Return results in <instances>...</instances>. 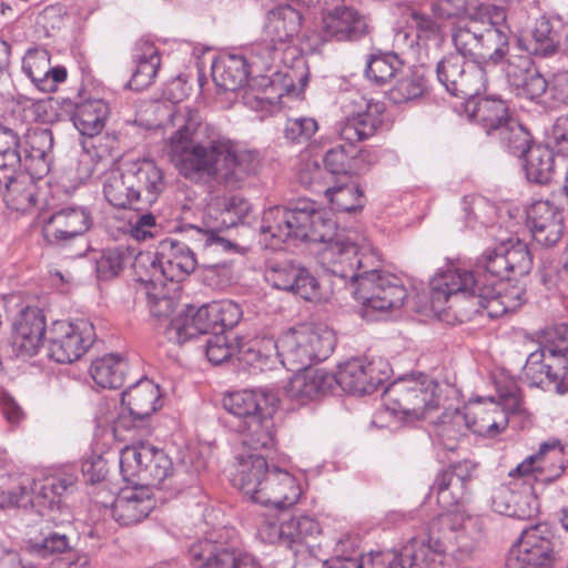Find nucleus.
Masks as SVG:
<instances>
[{
  "instance_id": "b1692460",
  "label": "nucleus",
  "mask_w": 568,
  "mask_h": 568,
  "mask_svg": "<svg viewBox=\"0 0 568 568\" xmlns=\"http://www.w3.org/2000/svg\"><path fill=\"white\" fill-rule=\"evenodd\" d=\"M384 373L377 369L374 362L353 358L337 367L333 374L335 386L357 395L372 394L384 379Z\"/></svg>"
},
{
  "instance_id": "aec40b11",
  "label": "nucleus",
  "mask_w": 568,
  "mask_h": 568,
  "mask_svg": "<svg viewBox=\"0 0 568 568\" xmlns=\"http://www.w3.org/2000/svg\"><path fill=\"white\" fill-rule=\"evenodd\" d=\"M217 324L212 314V304L201 307L187 306L184 312L179 313L170 320L165 326L164 335L171 343L183 345L184 343L209 334L211 331L217 332Z\"/></svg>"
},
{
  "instance_id": "0e129e2a",
  "label": "nucleus",
  "mask_w": 568,
  "mask_h": 568,
  "mask_svg": "<svg viewBox=\"0 0 568 568\" xmlns=\"http://www.w3.org/2000/svg\"><path fill=\"white\" fill-rule=\"evenodd\" d=\"M333 209L339 212H355L363 207V192L355 182H346L324 190Z\"/></svg>"
},
{
  "instance_id": "72a5a7b5",
  "label": "nucleus",
  "mask_w": 568,
  "mask_h": 568,
  "mask_svg": "<svg viewBox=\"0 0 568 568\" xmlns=\"http://www.w3.org/2000/svg\"><path fill=\"white\" fill-rule=\"evenodd\" d=\"M22 71L42 92H53L57 84L67 79L63 67L50 65V53L45 49H30L22 60Z\"/></svg>"
},
{
  "instance_id": "8fccbe9b",
  "label": "nucleus",
  "mask_w": 568,
  "mask_h": 568,
  "mask_svg": "<svg viewBox=\"0 0 568 568\" xmlns=\"http://www.w3.org/2000/svg\"><path fill=\"white\" fill-rule=\"evenodd\" d=\"M129 365L125 358L116 354H106L92 362L90 374L103 388H119L125 381Z\"/></svg>"
},
{
  "instance_id": "4c0bfd02",
  "label": "nucleus",
  "mask_w": 568,
  "mask_h": 568,
  "mask_svg": "<svg viewBox=\"0 0 568 568\" xmlns=\"http://www.w3.org/2000/svg\"><path fill=\"white\" fill-rule=\"evenodd\" d=\"M271 469L266 459L261 455L240 456L232 477L233 486L257 503V496Z\"/></svg>"
},
{
  "instance_id": "4468645a",
  "label": "nucleus",
  "mask_w": 568,
  "mask_h": 568,
  "mask_svg": "<svg viewBox=\"0 0 568 568\" xmlns=\"http://www.w3.org/2000/svg\"><path fill=\"white\" fill-rule=\"evenodd\" d=\"M20 139L10 128L0 124V194L4 190L7 200L18 203L31 202L33 193L27 179L19 180L17 172L21 168L19 156Z\"/></svg>"
},
{
  "instance_id": "de8ad7c7",
  "label": "nucleus",
  "mask_w": 568,
  "mask_h": 568,
  "mask_svg": "<svg viewBox=\"0 0 568 568\" xmlns=\"http://www.w3.org/2000/svg\"><path fill=\"white\" fill-rule=\"evenodd\" d=\"M75 478L72 475H53L34 480L31 488V506L51 508L58 499L73 488Z\"/></svg>"
},
{
  "instance_id": "5701e85b",
  "label": "nucleus",
  "mask_w": 568,
  "mask_h": 568,
  "mask_svg": "<svg viewBox=\"0 0 568 568\" xmlns=\"http://www.w3.org/2000/svg\"><path fill=\"white\" fill-rule=\"evenodd\" d=\"M503 70L507 82L518 97L536 100L548 88L547 80L535 68L528 54H509Z\"/></svg>"
},
{
  "instance_id": "a211bd4d",
  "label": "nucleus",
  "mask_w": 568,
  "mask_h": 568,
  "mask_svg": "<svg viewBox=\"0 0 568 568\" xmlns=\"http://www.w3.org/2000/svg\"><path fill=\"white\" fill-rule=\"evenodd\" d=\"M189 555L194 568H262L252 555L206 539L192 544Z\"/></svg>"
},
{
  "instance_id": "423d86ee",
  "label": "nucleus",
  "mask_w": 568,
  "mask_h": 568,
  "mask_svg": "<svg viewBox=\"0 0 568 568\" xmlns=\"http://www.w3.org/2000/svg\"><path fill=\"white\" fill-rule=\"evenodd\" d=\"M483 530L479 520L459 513H446L429 524V541L437 551L464 561L479 548Z\"/></svg>"
},
{
  "instance_id": "58836bf2",
  "label": "nucleus",
  "mask_w": 568,
  "mask_h": 568,
  "mask_svg": "<svg viewBox=\"0 0 568 568\" xmlns=\"http://www.w3.org/2000/svg\"><path fill=\"white\" fill-rule=\"evenodd\" d=\"M250 210V203L242 196H215L206 205L204 221L213 223L214 229H229L241 223Z\"/></svg>"
},
{
  "instance_id": "473e14b6",
  "label": "nucleus",
  "mask_w": 568,
  "mask_h": 568,
  "mask_svg": "<svg viewBox=\"0 0 568 568\" xmlns=\"http://www.w3.org/2000/svg\"><path fill=\"white\" fill-rule=\"evenodd\" d=\"M335 378L332 373L322 368H303L285 385V394L301 404L317 396L332 392Z\"/></svg>"
},
{
  "instance_id": "f704fd0d",
  "label": "nucleus",
  "mask_w": 568,
  "mask_h": 568,
  "mask_svg": "<svg viewBox=\"0 0 568 568\" xmlns=\"http://www.w3.org/2000/svg\"><path fill=\"white\" fill-rule=\"evenodd\" d=\"M194 250L174 239H164L160 242L159 254L165 280L180 282L195 270L197 260Z\"/></svg>"
},
{
  "instance_id": "9b49d317",
  "label": "nucleus",
  "mask_w": 568,
  "mask_h": 568,
  "mask_svg": "<svg viewBox=\"0 0 568 568\" xmlns=\"http://www.w3.org/2000/svg\"><path fill=\"white\" fill-rule=\"evenodd\" d=\"M555 546L554 532L547 525L530 527L510 550L506 568H554Z\"/></svg>"
},
{
  "instance_id": "bf43d9fd",
  "label": "nucleus",
  "mask_w": 568,
  "mask_h": 568,
  "mask_svg": "<svg viewBox=\"0 0 568 568\" xmlns=\"http://www.w3.org/2000/svg\"><path fill=\"white\" fill-rule=\"evenodd\" d=\"M132 257L133 250L124 245H118L101 251L97 256H94L98 278H113L132 261Z\"/></svg>"
},
{
  "instance_id": "2eb2a0df",
  "label": "nucleus",
  "mask_w": 568,
  "mask_h": 568,
  "mask_svg": "<svg viewBox=\"0 0 568 568\" xmlns=\"http://www.w3.org/2000/svg\"><path fill=\"white\" fill-rule=\"evenodd\" d=\"M567 463L560 442H546L540 444L536 454L528 456L511 469L509 476L521 478L534 476L535 480L549 484L564 474Z\"/></svg>"
},
{
  "instance_id": "0eeeda50",
  "label": "nucleus",
  "mask_w": 568,
  "mask_h": 568,
  "mask_svg": "<svg viewBox=\"0 0 568 568\" xmlns=\"http://www.w3.org/2000/svg\"><path fill=\"white\" fill-rule=\"evenodd\" d=\"M378 267L364 270L347 292L363 305L364 316H369L373 311L387 312L400 308L407 297V290L402 280Z\"/></svg>"
},
{
  "instance_id": "9d476101",
  "label": "nucleus",
  "mask_w": 568,
  "mask_h": 568,
  "mask_svg": "<svg viewBox=\"0 0 568 568\" xmlns=\"http://www.w3.org/2000/svg\"><path fill=\"white\" fill-rule=\"evenodd\" d=\"M49 356L57 363L67 364L81 358L95 341V331L91 322L57 321L49 331Z\"/></svg>"
},
{
  "instance_id": "f257e3e1",
  "label": "nucleus",
  "mask_w": 568,
  "mask_h": 568,
  "mask_svg": "<svg viewBox=\"0 0 568 568\" xmlns=\"http://www.w3.org/2000/svg\"><path fill=\"white\" fill-rule=\"evenodd\" d=\"M260 231L270 236L272 246L288 241L323 243L317 260L333 294L347 293L364 270L381 265L377 253L365 237L359 239L353 231H337L331 213L308 199L267 209Z\"/></svg>"
},
{
  "instance_id": "5fc2aeb1",
  "label": "nucleus",
  "mask_w": 568,
  "mask_h": 568,
  "mask_svg": "<svg viewBox=\"0 0 568 568\" xmlns=\"http://www.w3.org/2000/svg\"><path fill=\"white\" fill-rule=\"evenodd\" d=\"M468 429H470L468 415L459 409H454L445 412L440 416L436 425V435L445 449L454 452Z\"/></svg>"
},
{
  "instance_id": "c9c22d12",
  "label": "nucleus",
  "mask_w": 568,
  "mask_h": 568,
  "mask_svg": "<svg viewBox=\"0 0 568 568\" xmlns=\"http://www.w3.org/2000/svg\"><path fill=\"white\" fill-rule=\"evenodd\" d=\"M436 548L428 529L426 535L413 537L393 560L387 556L389 568H437L442 552Z\"/></svg>"
},
{
  "instance_id": "6ab92c4d",
  "label": "nucleus",
  "mask_w": 568,
  "mask_h": 568,
  "mask_svg": "<svg viewBox=\"0 0 568 568\" xmlns=\"http://www.w3.org/2000/svg\"><path fill=\"white\" fill-rule=\"evenodd\" d=\"M53 150V133L47 128L28 130L20 140L21 168L32 178H42L50 171Z\"/></svg>"
},
{
  "instance_id": "7c9ffc66",
  "label": "nucleus",
  "mask_w": 568,
  "mask_h": 568,
  "mask_svg": "<svg viewBox=\"0 0 568 568\" xmlns=\"http://www.w3.org/2000/svg\"><path fill=\"white\" fill-rule=\"evenodd\" d=\"M155 507L153 494L148 487L125 489L112 504L113 518L123 526L145 519Z\"/></svg>"
},
{
  "instance_id": "39448f33",
  "label": "nucleus",
  "mask_w": 568,
  "mask_h": 568,
  "mask_svg": "<svg viewBox=\"0 0 568 568\" xmlns=\"http://www.w3.org/2000/svg\"><path fill=\"white\" fill-rule=\"evenodd\" d=\"M438 383L426 376L399 378L387 386L383 394L386 410L406 420L424 418L439 405Z\"/></svg>"
},
{
  "instance_id": "1a4fd4ad",
  "label": "nucleus",
  "mask_w": 568,
  "mask_h": 568,
  "mask_svg": "<svg viewBox=\"0 0 568 568\" xmlns=\"http://www.w3.org/2000/svg\"><path fill=\"white\" fill-rule=\"evenodd\" d=\"M436 75L445 90L459 99L475 98L487 87L484 65L457 53H449L437 62Z\"/></svg>"
},
{
  "instance_id": "3c124183",
  "label": "nucleus",
  "mask_w": 568,
  "mask_h": 568,
  "mask_svg": "<svg viewBox=\"0 0 568 568\" xmlns=\"http://www.w3.org/2000/svg\"><path fill=\"white\" fill-rule=\"evenodd\" d=\"M471 415L473 419L469 420V428L480 436L495 437L505 430L508 425L507 414L493 400L487 407H474Z\"/></svg>"
},
{
  "instance_id": "393cba45",
  "label": "nucleus",
  "mask_w": 568,
  "mask_h": 568,
  "mask_svg": "<svg viewBox=\"0 0 568 568\" xmlns=\"http://www.w3.org/2000/svg\"><path fill=\"white\" fill-rule=\"evenodd\" d=\"M302 495L301 484L291 473L272 467L260 490L257 503L276 509H287L296 505Z\"/></svg>"
},
{
  "instance_id": "680f3d73",
  "label": "nucleus",
  "mask_w": 568,
  "mask_h": 568,
  "mask_svg": "<svg viewBox=\"0 0 568 568\" xmlns=\"http://www.w3.org/2000/svg\"><path fill=\"white\" fill-rule=\"evenodd\" d=\"M307 338V351L311 355V365L325 361L334 351L336 338L334 332L325 325L302 326Z\"/></svg>"
},
{
  "instance_id": "c756f323",
  "label": "nucleus",
  "mask_w": 568,
  "mask_h": 568,
  "mask_svg": "<svg viewBox=\"0 0 568 568\" xmlns=\"http://www.w3.org/2000/svg\"><path fill=\"white\" fill-rule=\"evenodd\" d=\"M473 470L474 465L464 460L450 466L436 477L434 489L437 501L443 508H450L464 500Z\"/></svg>"
},
{
  "instance_id": "774afa93",
  "label": "nucleus",
  "mask_w": 568,
  "mask_h": 568,
  "mask_svg": "<svg viewBox=\"0 0 568 568\" xmlns=\"http://www.w3.org/2000/svg\"><path fill=\"white\" fill-rule=\"evenodd\" d=\"M501 243L507 261L508 275L523 276L528 274L532 266V257L526 243L513 237L501 241Z\"/></svg>"
},
{
  "instance_id": "69168bd1",
  "label": "nucleus",
  "mask_w": 568,
  "mask_h": 568,
  "mask_svg": "<svg viewBox=\"0 0 568 568\" xmlns=\"http://www.w3.org/2000/svg\"><path fill=\"white\" fill-rule=\"evenodd\" d=\"M474 118L481 123L489 136L509 119L507 106L501 100L496 99H480L474 110Z\"/></svg>"
},
{
  "instance_id": "603ef678",
  "label": "nucleus",
  "mask_w": 568,
  "mask_h": 568,
  "mask_svg": "<svg viewBox=\"0 0 568 568\" xmlns=\"http://www.w3.org/2000/svg\"><path fill=\"white\" fill-rule=\"evenodd\" d=\"M242 443L254 450L275 448L276 436L273 414H265L244 422Z\"/></svg>"
},
{
  "instance_id": "f03ea898",
  "label": "nucleus",
  "mask_w": 568,
  "mask_h": 568,
  "mask_svg": "<svg viewBox=\"0 0 568 568\" xmlns=\"http://www.w3.org/2000/svg\"><path fill=\"white\" fill-rule=\"evenodd\" d=\"M170 122L176 128L169 141L170 160L185 178H209L233 189L256 171V154L221 140L196 109L179 105Z\"/></svg>"
},
{
  "instance_id": "f3484780",
  "label": "nucleus",
  "mask_w": 568,
  "mask_h": 568,
  "mask_svg": "<svg viewBox=\"0 0 568 568\" xmlns=\"http://www.w3.org/2000/svg\"><path fill=\"white\" fill-rule=\"evenodd\" d=\"M265 280L275 288L291 292L305 301L323 298L320 283L308 270L291 263H280L265 272Z\"/></svg>"
},
{
  "instance_id": "864d4df0",
  "label": "nucleus",
  "mask_w": 568,
  "mask_h": 568,
  "mask_svg": "<svg viewBox=\"0 0 568 568\" xmlns=\"http://www.w3.org/2000/svg\"><path fill=\"white\" fill-rule=\"evenodd\" d=\"M129 264L132 265L135 280L144 286L145 291L156 290L158 286H163L165 275L160 261L159 251L156 253H135L133 251V257Z\"/></svg>"
},
{
  "instance_id": "2f4dec72",
  "label": "nucleus",
  "mask_w": 568,
  "mask_h": 568,
  "mask_svg": "<svg viewBox=\"0 0 568 568\" xmlns=\"http://www.w3.org/2000/svg\"><path fill=\"white\" fill-rule=\"evenodd\" d=\"M91 226V216L82 206H68L52 214L44 232L50 241L63 244L83 235Z\"/></svg>"
},
{
  "instance_id": "c85d7f7f",
  "label": "nucleus",
  "mask_w": 568,
  "mask_h": 568,
  "mask_svg": "<svg viewBox=\"0 0 568 568\" xmlns=\"http://www.w3.org/2000/svg\"><path fill=\"white\" fill-rule=\"evenodd\" d=\"M534 240L544 245L556 244L562 235V212L549 201H536L526 211Z\"/></svg>"
},
{
  "instance_id": "f8f14e48",
  "label": "nucleus",
  "mask_w": 568,
  "mask_h": 568,
  "mask_svg": "<svg viewBox=\"0 0 568 568\" xmlns=\"http://www.w3.org/2000/svg\"><path fill=\"white\" fill-rule=\"evenodd\" d=\"M273 62V52L267 45L252 51L250 63L242 55L227 54L217 58L212 64V78L215 84L225 91H236L247 81L250 70L266 71Z\"/></svg>"
},
{
  "instance_id": "4be33fe9",
  "label": "nucleus",
  "mask_w": 568,
  "mask_h": 568,
  "mask_svg": "<svg viewBox=\"0 0 568 568\" xmlns=\"http://www.w3.org/2000/svg\"><path fill=\"white\" fill-rule=\"evenodd\" d=\"M45 332V317L38 307H26L13 324L11 348L14 356L27 359L38 354Z\"/></svg>"
},
{
  "instance_id": "cd10ccee",
  "label": "nucleus",
  "mask_w": 568,
  "mask_h": 568,
  "mask_svg": "<svg viewBox=\"0 0 568 568\" xmlns=\"http://www.w3.org/2000/svg\"><path fill=\"white\" fill-rule=\"evenodd\" d=\"M367 31L366 19L356 9L336 7L322 19L321 37L323 41H352Z\"/></svg>"
},
{
  "instance_id": "6e6d98bb",
  "label": "nucleus",
  "mask_w": 568,
  "mask_h": 568,
  "mask_svg": "<svg viewBox=\"0 0 568 568\" xmlns=\"http://www.w3.org/2000/svg\"><path fill=\"white\" fill-rule=\"evenodd\" d=\"M479 37H481V29L474 17L457 21L452 29L456 53L465 58L470 57L476 61H479V50L481 49Z\"/></svg>"
},
{
  "instance_id": "e2e57ef3",
  "label": "nucleus",
  "mask_w": 568,
  "mask_h": 568,
  "mask_svg": "<svg viewBox=\"0 0 568 568\" xmlns=\"http://www.w3.org/2000/svg\"><path fill=\"white\" fill-rule=\"evenodd\" d=\"M403 62L392 52L372 54L367 60L366 77L375 84H385L402 72Z\"/></svg>"
},
{
  "instance_id": "c03bdc74",
  "label": "nucleus",
  "mask_w": 568,
  "mask_h": 568,
  "mask_svg": "<svg viewBox=\"0 0 568 568\" xmlns=\"http://www.w3.org/2000/svg\"><path fill=\"white\" fill-rule=\"evenodd\" d=\"M110 114L109 104L101 99H90L77 104L72 121L81 135L93 138L101 133Z\"/></svg>"
},
{
  "instance_id": "412c9836",
  "label": "nucleus",
  "mask_w": 568,
  "mask_h": 568,
  "mask_svg": "<svg viewBox=\"0 0 568 568\" xmlns=\"http://www.w3.org/2000/svg\"><path fill=\"white\" fill-rule=\"evenodd\" d=\"M159 386L149 378H141L122 393V404L129 415L122 413L114 423V430L130 429L134 420H143L158 409Z\"/></svg>"
},
{
  "instance_id": "20e7f679",
  "label": "nucleus",
  "mask_w": 568,
  "mask_h": 568,
  "mask_svg": "<svg viewBox=\"0 0 568 568\" xmlns=\"http://www.w3.org/2000/svg\"><path fill=\"white\" fill-rule=\"evenodd\" d=\"M523 379L530 386L568 392V326L546 329L538 349L530 353L523 367Z\"/></svg>"
},
{
  "instance_id": "6e6552de",
  "label": "nucleus",
  "mask_w": 568,
  "mask_h": 568,
  "mask_svg": "<svg viewBox=\"0 0 568 568\" xmlns=\"http://www.w3.org/2000/svg\"><path fill=\"white\" fill-rule=\"evenodd\" d=\"M120 469L128 483L158 487L173 475V463L164 450L146 443L125 446L120 453Z\"/></svg>"
},
{
  "instance_id": "a878e982",
  "label": "nucleus",
  "mask_w": 568,
  "mask_h": 568,
  "mask_svg": "<svg viewBox=\"0 0 568 568\" xmlns=\"http://www.w3.org/2000/svg\"><path fill=\"white\" fill-rule=\"evenodd\" d=\"M122 164L133 187L140 193V205L155 203L165 189L162 169L151 159L125 161Z\"/></svg>"
},
{
  "instance_id": "09e8293b",
  "label": "nucleus",
  "mask_w": 568,
  "mask_h": 568,
  "mask_svg": "<svg viewBox=\"0 0 568 568\" xmlns=\"http://www.w3.org/2000/svg\"><path fill=\"white\" fill-rule=\"evenodd\" d=\"M527 179L537 184L548 183L555 173V156L551 149L532 144L521 156Z\"/></svg>"
},
{
  "instance_id": "a18cd8bd",
  "label": "nucleus",
  "mask_w": 568,
  "mask_h": 568,
  "mask_svg": "<svg viewBox=\"0 0 568 568\" xmlns=\"http://www.w3.org/2000/svg\"><path fill=\"white\" fill-rule=\"evenodd\" d=\"M367 158V152L357 151L355 146L338 145L325 153L324 165L332 175H357L367 170L364 164Z\"/></svg>"
},
{
  "instance_id": "4d7b16f0",
  "label": "nucleus",
  "mask_w": 568,
  "mask_h": 568,
  "mask_svg": "<svg viewBox=\"0 0 568 568\" xmlns=\"http://www.w3.org/2000/svg\"><path fill=\"white\" fill-rule=\"evenodd\" d=\"M500 242L497 246L486 248L477 260L475 276L484 283L501 285V281L508 277L507 261Z\"/></svg>"
},
{
  "instance_id": "7ed1b4c3",
  "label": "nucleus",
  "mask_w": 568,
  "mask_h": 568,
  "mask_svg": "<svg viewBox=\"0 0 568 568\" xmlns=\"http://www.w3.org/2000/svg\"><path fill=\"white\" fill-rule=\"evenodd\" d=\"M497 285L484 283L473 271L449 266L432 278L430 304L433 310L440 311L449 301L465 298L471 304L470 312L485 311L496 318L507 313Z\"/></svg>"
},
{
  "instance_id": "79ce46f5",
  "label": "nucleus",
  "mask_w": 568,
  "mask_h": 568,
  "mask_svg": "<svg viewBox=\"0 0 568 568\" xmlns=\"http://www.w3.org/2000/svg\"><path fill=\"white\" fill-rule=\"evenodd\" d=\"M559 19L540 18L537 20L531 37L528 40H519V47L529 54L548 58L560 49Z\"/></svg>"
},
{
  "instance_id": "e433bc0d",
  "label": "nucleus",
  "mask_w": 568,
  "mask_h": 568,
  "mask_svg": "<svg viewBox=\"0 0 568 568\" xmlns=\"http://www.w3.org/2000/svg\"><path fill=\"white\" fill-rule=\"evenodd\" d=\"M302 27V12L298 8L291 4H282L272 9L267 13V22L264 32L267 40L276 47L291 42L296 37ZM273 54L275 48L270 49Z\"/></svg>"
},
{
  "instance_id": "052dcab7",
  "label": "nucleus",
  "mask_w": 568,
  "mask_h": 568,
  "mask_svg": "<svg viewBox=\"0 0 568 568\" xmlns=\"http://www.w3.org/2000/svg\"><path fill=\"white\" fill-rule=\"evenodd\" d=\"M508 152L523 156L531 144L530 133L515 119H506L503 125L491 135Z\"/></svg>"
},
{
  "instance_id": "dca6fc26",
  "label": "nucleus",
  "mask_w": 568,
  "mask_h": 568,
  "mask_svg": "<svg viewBox=\"0 0 568 568\" xmlns=\"http://www.w3.org/2000/svg\"><path fill=\"white\" fill-rule=\"evenodd\" d=\"M479 14L486 27L481 29L479 62H500L509 49L510 30L506 24V12L503 7L481 4Z\"/></svg>"
},
{
  "instance_id": "13d9d810",
  "label": "nucleus",
  "mask_w": 568,
  "mask_h": 568,
  "mask_svg": "<svg viewBox=\"0 0 568 568\" xmlns=\"http://www.w3.org/2000/svg\"><path fill=\"white\" fill-rule=\"evenodd\" d=\"M463 204L464 219L467 227L473 231L485 227L489 232V235L494 236L491 231L497 214L495 205L481 196H465Z\"/></svg>"
},
{
  "instance_id": "37998d69",
  "label": "nucleus",
  "mask_w": 568,
  "mask_h": 568,
  "mask_svg": "<svg viewBox=\"0 0 568 568\" xmlns=\"http://www.w3.org/2000/svg\"><path fill=\"white\" fill-rule=\"evenodd\" d=\"M139 194L129 180L123 164L104 175L103 195L113 207L140 210Z\"/></svg>"
},
{
  "instance_id": "ddd939ff",
  "label": "nucleus",
  "mask_w": 568,
  "mask_h": 568,
  "mask_svg": "<svg viewBox=\"0 0 568 568\" xmlns=\"http://www.w3.org/2000/svg\"><path fill=\"white\" fill-rule=\"evenodd\" d=\"M345 119L337 125V133L345 146H354L356 142L372 136L381 123L383 104L365 99L358 93L353 94L343 105Z\"/></svg>"
},
{
  "instance_id": "a19ab883",
  "label": "nucleus",
  "mask_w": 568,
  "mask_h": 568,
  "mask_svg": "<svg viewBox=\"0 0 568 568\" xmlns=\"http://www.w3.org/2000/svg\"><path fill=\"white\" fill-rule=\"evenodd\" d=\"M287 548L295 557L305 559L315 555V544L321 534V526L317 520L310 516H297L286 520Z\"/></svg>"
},
{
  "instance_id": "338daca9",
  "label": "nucleus",
  "mask_w": 568,
  "mask_h": 568,
  "mask_svg": "<svg viewBox=\"0 0 568 568\" xmlns=\"http://www.w3.org/2000/svg\"><path fill=\"white\" fill-rule=\"evenodd\" d=\"M394 87L389 90V100L396 104L408 102L422 97L426 90V83L423 75L413 71H404L398 73Z\"/></svg>"
},
{
  "instance_id": "49530a36",
  "label": "nucleus",
  "mask_w": 568,
  "mask_h": 568,
  "mask_svg": "<svg viewBox=\"0 0 568 568\" xmlns=\"http://www.w3.org/2000/svg\"><path fill=\"white\" fill-rule=\"evenodd\" d=\"M306 342L302 326L282 334L280 336L281 365L293 372L311 366Z\"/></svg>"
},
{
  "instance_id": "bb28decb",
  "label": "nucleus",
  "mask_w": 568,
  "mask_h": 568,
  "mask_svg": "<svg viewBox=\"0 0 568 568\" xmlns=\"http://www.w3.org/2000/svg\"><path fill=\"white\" fill-rule=\"evenodd\" d=\"M277 403V395L264 388L237 390L223 398L224 408L244 422L265 414H274Z\"/></svg>"
},
{
  "instance_id": "ea45409f",
  "label": "nucleus",
  "mask_w": 568,
  "mask_h": 568,
  "mask_svg": "<svg viewBox=\"0 0 568 568\" xmlns=\"http://www.w3.org/2000/svg\"><path fill=\"white\" fill-rule=\"evenodd\" d=\"M205 224V229L192 224L184 229L185 237L201 253L202 262L219 261L217 257L221 254L236 251L235 243L219 234L224 229H214L213 223Z\"/></svg>"
}]
</instances>
